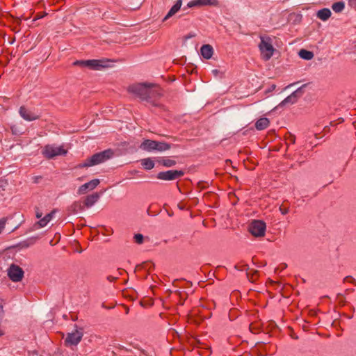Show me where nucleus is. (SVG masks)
<instances>
[{
  "label": "nucleus",
  "instance_id": "1",
  "mask_svg": "<svg viewBox=\"0 0 356 356\" xmlns=\"http://www.w3.org/2000/svg\"><path fill=\"white\" fill-rule=\"evenodd\" d=\"M113 156V151L111 149H108L93 154L92 156L85 160L83 163L76 165L75 168H84L96 165L106 161L107 160L112 158Z\"/></svg>",
  "mask_w": 356,
  "mask_h": 356
},
{
  "label": "nucleus",
  "instance_id": "2",
  "mask_svg": "<svg viewBox=\"0 0 356 356\" xmlns=\"http://www.w3.org/2000/svg\"><path fill=\"white\" fill-rule=\"evenodd\" d=\"M159 89H152L149 86H147L145 83H136L133 84L128 88V91L131 93L134 94L135 95L148 100L151 102L150 99L152 97L156 96H160V94L158 92Z\"/></svg>",
  "mask_w": 356,
  "mask_h": 356
},
{
  "label": "nucleus",
  "instance_id": "3",
  "mask_svg": "<svg viewBox=\"0 0 356 356\" xmlns=\"http://www.w3.org/2000/svg\"><path fill=\"white\" fill-rule=\"evenodd\" d=\"M260 43L259 44V49L261 54V58L267 61L273 56L275 48L273 45V40L268 35L260 36Z\"/></svg>",
  "mask_w": 356,
  "mask_h": 356
},
{
  "label": "nucleus",
  "instance_id": "4",
  "mask_svg": "<svg viewBox=\"0 0 356 356\" xmlns=\"http://www.w3.org/2000/svg\"><path fill=\"white\" fill-rule=\"evenodd\" d=\"M67 149L63 146H54L51 145H45L42 149V154L48 159H53L57 156L65 155Z\"/></svg>",
  "mask_w": 356,
  "mask_h": 356
},
{
  "label": "nucleus",
  "instance_id": "5",
  "mask_svg": "<svg viewBox=\"0 0 356 356\" xmlns=\"http://www.w3.org/2000/svg\"><path fill=\"white\" fill-rule=\"evenodd\" d=\"M266 223L262 220H253L249 226L250 232L255 237H261L265 235Z\"/></svg>",
  "mask_w": 356,
  "mask_h": 356
},
{
  "label": "nucleus",
  "instance_id": "6",
  "mask_svg": "<svg viewBox=\"0 0 356 356\" xmlns=\"http://www.w3.org/2000/svg\"><path fill=\"white\" fill-rule=\"evenodd\" d=\"M83 336L82 329L75 330L71 333H68L65 339V345L66 346H77L81 341Z\"/></svg>",
  "mask_w": 356,
  "mask_h": 356
},
{
  "label": "nucleus",
  "instance_id": "7",
  "mask_svg": "<svg viewBox=\"0 0 356 356\" xmlns=\"http://www.w3.org/2000/svg\"><path fill=\"white\" fill-rule=\"evenodd\" d=\"M8 276L14 282H20L24 277V270L15 264H11L8 269Z\"/></svg>",
  "mask_w": 356,
  "mask_h": 356
},
{
  "label": "nucleus",
  "instance_id": "8",
  "mask_svg": "<svg viewBox=\"0 0 356 356\" xmlns=\"http://www.w3.org/2000/svg\"><path fill=\"white\" fill-rule=\"evenodd\" d=\"M184 175V173L182 170H172L165 172H160L157 175V178L161 180L170 181L177 179L182 177Z\"/></svg>",
  "mask_w": 356,
  "mask_h": 356
},
{
  "label": "nucleus",
  "instance_id": "9",
  "mask_svg": "<svg viewBox=\"0 0 356 356\" xmlns=\"http://www.w3.org/2000/svg\"><path fill=\"white\" fill-rule=\"evenodd\" d=\"M19 113L20 116L26 121H33L39 119V115L29 110L24 106L19 108Z\"/></svg>",
  "mask_w": 356,
  "mask_h": 356
},
{
  "label": "nucleus",
  "instance_id": "10",
  "mask_svg": "<svg viewBox=\"0 0 356 356\" xmlns=\"http://www.w3.org/2000/svg\"><path fill=\"white\" fill-rule=\"evenodd\" d=\"M219 4L218 0H192L187 4L188 8L202 7L205 6H218Z\"/></svg>",
  "mask_w": 356,
  "mask_h": 356
},
{
  "label": "nucleus",
  "instance_id": "11",
  "mask_svg": "<svg viewBox=\"0 0 356 356\" xmlns=\"http://www.w3.org/2000/svg\"><path fill=\"white\" fill-rule=\"evenodd\" d=\"M106 60H87L86 67L94 70H99L108 67Z\"/></svg>",
  "mask_w": 356,
  "mask_h": 356
},
{
  "label": "nucleus",
  "instance_id": "12",
  "mask_svg": "<svg viewBox=\"0 0 356 356\" xmlns=\"http://www.w3.org/2000/svg\"><path fill=\"white\" fill-rule=\"evenodd\" d=\"M100 183L99 179H94L83 185L78 188V193L79 195H83L87 193L88 191H92L95 189Z\"/></svg>",
  "mask_w": 356,
  "mask_h": 356
},
{
  "label": "nucleus",
  "instance_id": "13",
  "mask_svg": "<svg viewBox=\"0 0 356 356\" xmlns=\"http://www.w3.org/2000/svg\"><path fill=\"white\" fill-rule=\"evenodd\" d=\"M99 199V194L97 193H92L91 195H87L85 197L83 205L84 207L89 208L93 206Z\"/></svg>",
  "mask_w": 356,
  "mask_h": 356
},
{
  "label": "nucleus",
  "instance_id": "14",
  "mask_svg": "<svg viewBox=\"0 0 356 356\" xmlns=\"http://www.w3.org/2000/svg\"><path fill=\"white\" fill-rule=\"evenodd\" d=\"M156 140L146 139L140 144V148L144 151L152 152L155 151Z\"/></svg>",
  "mask_w": 356,
  "mask_h": 356
},
{
  "label": "nucleus",
  "instance_id": "15",
  "mask_svg": "<svg viewBox=\"0 0 356 356\" xmlns=\"http://www.w3.org/2000/svg\"><path fill=\"white\" fill-rule=\"evenodd\" d=\"M202 56L205 59H210L213 54V49L210 44H204L200 49Z\"/></svg>",
  "mask_w": 356,
  "mask_h": 356
},
{
  "label": "nucleus",
  "instance_id": "16",
  "mask_svg": "<svg viewBox=\"0 0 356 356\" xmlns=\"http://www.w3.org/2000/svg\"><path fill=\"white\" fill-rule=\"evenodd\" d=\"M181 4V0H177L175 4L170 8L168 14L165 15L163 21H166L168 19L175 15L180 10Z\"/></svg>",
  "mask_w": 356,
  "mask_h": 356
},
{
  "label": "nucleus",
  "instance_id": "17",
  "mask_svg": "<svg viewBox=\"0 0 356 356\" xmlns=\"http://www.w3.org/2000/svg\"><path fill=\"white\" fill-rule=\"evenodd\" d=\"M270 124V121L266 118H259L255 123V128L257 130H264L266 129Z\"/></svg>",
  "mask_w": 356,
  "mask_h": 356
},
{
  "label": "nucleus",
  "instance_id": "18",
  "mask_svg": "<svg viewBox=\"0 0 356 356\" xmlns=\"http://www.w3.org/2000/svg\"><path fill=\"white\" fill-rule=\"evenodd\" d=\"M157 162L160 165L168 168L172 167L176 164V161L175 160L166 157H161L158 159Z\"/></svg>",
  "mask_w": 356,
  "mask_h": 356
},
{
  "label": "nucleus",
  "instance_id": "19",
  "mask_svg": "<svg viewBox=\"0 0 356 356\" xmlns=\"http://www.w3.org/2000/svg\"><path fill=\"white\" fill-rule=\"evenodd\" d=\"M56 211L55 210H53L51 212H50L49 213L47 214L44 218H41L38 222V225H39L40 227H45L47 223L51 220L53 216H54V214L55 213Z\"/></svg>",
  "mask_w": 356,
  "mask_h": 356
},
{
  "label": "nucleus",
  "instance_id": "20",
  "mask_svg": "<svg viewBox=\"0 0 356 356\" xmlns=\"http://www.w3.org/2000/svg\"><path fill=\"white\" fill-rule=\"evenodd\" d=\"M317 17L323 21L328 19L331 15V11L328 8H323L318 11Z\"/></svg>",
  "mask_w": 356,
  "mask_h": 356
},
{
  "label": "nucleus",
  "instance_id": "21",
  "mask_svg": "<svg viewBox=\"0 0 356 356\" xmlns=\"http://www.w3.org/2000/svg\"><path fill=\"white\" fill-rule=\"evenodd\" d=\"M140 163L144 169L152 170L154 168V161L152 158L143 159L140 161Z\"/></svg>",
  "mask_w": 356,
  "mask_h": 356
},
{
  "label": "nucleus",
  "instance_id": "22",
  "mask_svg": "<svg viewBox=\"0 0 356 356\" xmlns=\"http://www.w3.org/2000/svg\"><path fill=\"white\" fill-rule=\"evenodd\" d=\"M156 151L164 152L171 148V145L165 142L156 141Z\"/></svg>",
  "mask_w": 356,
  "mask_h": 356
},
{
  "label": "nucleus",
  "instance_id": "23",
  "mask_svg": "<svg viewBox=\"0 0 356 356\" xmlns=\"http://www.w3.org/2000/svg\"><path fill=\"white\" fill-rule=\"evenodd\" d=\"M299 56L303 59L311 60L314 57V54L310 51H307L306 49H301L299 51Z\"/></svg>",
  "mask_w": 356,
  "mask_h": 356
},
{
  "label": "nucleus",
  "instance_id": "24",
  "mask_svg": "<svg viewBox=\"0 0 356 356\" xmlns=\"http://www.w3.org/2000/svg\"><path fill=\"white\" fill-rule=\"evenodd\" d=\"M296 100H297L296 95V92H294L291 95L288 96L286 98H285L282 102V104L285 105V104H286L288 103L293 104V103H295L296 102Z\"/></svg>",
  "mask_w": 356,
  "mask_h": 356
},
{
  "label": "nucleus",
  "instance_id": "25",
  "mask_svg": "<svg viewBox=\"0 0 356 356\" xmlns=\"http://www.w3.org/2000/svg\"><path fill=\"white\" fill-rule=\"evenodd\" d=\"M332 8L334 12L339 13L344 8V3L343 2H337L333 3Z\"/></svg>",
  "mask_w": 356,
  "mask_h": 356
},
{
  "label": "nucleus",
  "instance_id": "26",
  "mask_svg": "<svg viewBox=\"0 0 356 356\" xmlns=\"http://www.w3.org/2000/svg\"><path fill=\"white\" fill-rule=\"evenodd\" d=\"M7 221H8L7 217H3L0 219V234H1L3 230L4 229L7 223Z\"/></svg>",
  "mask_w": 356,
  "mask_h": 356
},
{
  "label": "nucleus",
  "instance_id": "27",
  "mask_svg": "<svg viewBox=\"0 0 356 356\" xmlns=\"http://www.w3.org/2000/svg\"><path fill=\"white\" fill-rule=\"evenodd\" d=\"M134 241L138 244H141L143 242V236L140 234H136L134 235Z\"/></svg>",
  "mask_w": 356,
  "mask_h": 356
},
{
  "label": "nucleus",
  "instance_id": "28",
  "mask_svg": "<svg viewBox=\"0 0 356 356\" xmlns=\"http://www.w3.org/2000/svg\"><path fill=\"white\" fill-rule=\"evenodd\" d=\"M280 212L282 213V214L283 215H286L289 213V209L288 207L285 206L284 204L283 203L280 207Z\"/></svg>",
  "mask_w": 356,
  "mask_h": 356
},
{
  "label": "nucleus",
  "instance_id": "29",
  "mask_svg": "<svg viewBox=\"0 0 356 356\" xmlns=\"http://www.w3.org/2000/svg\"><path fill=\"white\" fill-rule=\"evenodd\" d=\"M87 60H76L73 64L74 65H79L82 67H86Z\"/></svg>",
  "mask_w": 356,
  "mask_h": 356
},
{
  "label": "nucleus",
  "instance_id": "30",
  "mask_svg": "<svg viewBox=\"0 0 356 356\" xmlns=\"http://www.w3.org/2000/svg\"><path fill=\"white\" fill-rule=\"evenodd\" d=\"M45 15H47V13H38L36 14L35 18L33 19L34 21L37 20V19H39L40 18H42L43 17H44Z\"/></svg>",
  "mask_w": 356,
  "mask_h": 356
},
{
  "label": "nucleus",
  "instance_id": "31",
  "mask_svg": "<svg viewBox=\"0 0 356 356\" xmlns=\"http://www.w3.org/2000/svg\"><path fill=\"white\" fill-rule=\"evenodd\" d=\"M348 3L351 7L356 8V0H348Z\"/></svg>",
  "mask_w": 356,
  "mask_h": 356
},
{
  "label": "nucleus",
  "instance_id": "32",
  "mask_svg": "<svg viewBox=\"0 0 356 356\" xmlns=\"http://www.w3.org/2000/svg\"><path fill=\"white\" fill-rule=\"evenodd\" d=\"M42 216V213L40 211H36V218H41Z\"/></svg>",
  "mask_w": 356,
  "mask_h": 356
},
{
  "label": "nucleus",
  "instance_id": "33",
  "mask_svg": "<svg viewBox=\"0 0 356 356\" xmlns=\"http://www.w3.org/2000/svg\"><path fill=\"white\" fill-rule=\"evenodd\" d=\"M257 272L256 271V272L253 274V275H252V282L254 281V276L256 277V276H257Z\"/></svg>",
  "mask_w": 356,
  "mask_h": 356
},
{
  "label": "nucleus",
  "instance_id": "34",
  "mask_svg": "<svg viewBox=\"0 0 356 356\" xmlns=\"http://www.w3.org/2000/svg\"><path fill=\"white\" fill-rule=\"evenodd\" d=\"M108 279L110 281H112V280H114V278H113V277H108Z\"/></svg>",
  "mask_w": 356,
  "mask_h": 356
},
{
  "label": "nucleus",
  "instance_id": "35",
  "mask_svg": "<svg viewBox=\"0 0 356 356\" xmlns=\"http://www.w3.org/2000/svg\"><path fill=\"white\" fill-rule=\"evenodd\" d=\"M152 105L156 106H159V104L157 103H155L154 102H152Z\"/></svg>",
  "mask_w": 356,
  "mask_h": 356
},
{
  "label": "nucleus",
  "instance_id": "36",
  "mask_svg": "<svg viewBox=\"0 0 356 356\" xmlns=\"http://www.w3.org/2000/svg\"><path fill=\"white\" fill-rule=\"evenodd\" d=\"M78 180L81 181V180H82V178H81V177H79V178H78Z\"/></svg>",
  "mask_w": 356,
  "mask_h": 356
}]
</instances>
